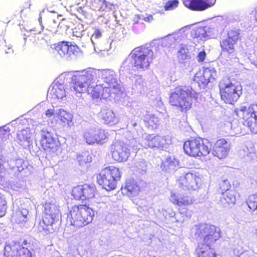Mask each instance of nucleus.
<instances>
[{
    "label": "nucleus",
    "instance_id": "f257e3e1",
    "mask_svg": "<svg viewBox=\"0 0 257 257\" xmlns=\"http://www.w3.org/2000/svg\"><path fill=\"white\" fill-rule=\"evenodd\" d=\"M84 72L86 69L75 72L72 76V88L77 93H87L93 98H98L102 96L103 98H107L112 94L109 88L102 86L100 83L95 82L97 80L93 77L92 79L88 80Z\"/></svg>",
    "mask_w": 257,
    "mask_h": 257
},
{
    "label": "nucleus",
    "instance_id": "f03ea898",
    "mask_svg": "<svg viewBox=\"0 0 257 257\" xmlns=\"http://www.w3.org/2000/svg\"><path fill=\"white\" fill-rule=\"evenodd\" d=\"M154 58L153 50L147 45L136 47L123 61L119 71L131 73L134 68L145 70L152 63Z\"/></svg>",
    "mask_w": 257,
    "mask_h": 257
},
{
    "label": "nucleus",
    "instance_id": "7ed1b4c3",
    "mask_svg": "<svg viewBox=\"0 0 257 257\" xmlns=\"http://www.w3.org/2000/svg\"><path fill=\"white\" fill-rule=\"evenodd\" d=\"M197 97V93L191 86H178L170 94V103L179 107L182 111H186L191 108L193 99Z\"/></svg>",
    "mask_w": 257,
    "mask_h": 257
},
{
    "label": "nucleus",
    "instance_id": "20e7f679",
    "mask_svg": "<svg viewBox=\"0 0 257 257\" xmlns=\"http://www.w3.org/2000/svg\"><path fill=\"white\" fill-rule=\"evenodd\" d=\"M94 216L93 210L86 205H74L67 214V223L76 228L83 227L90 223Z\"/></svg>",
    "mask_w": 257,
    "mask_h": 257
},
{
    "label": "nucleus",
    "instance_id": "39448f33",
    "mask_svg": "<svg viewBox=\"0 0 257 257\" xmlns=\"http://www.w3.org/2000/svg\"><path fill=\"white\" fill-rule=\"evenodd\" d=\"M171 141L169 137H161L155 134L145 133L138 138L133 139L130 142V146L135 151L139 150L141 147L145 148L163 150L166 145L171 144Z\"/></svg>",
    "mask_w": 257,
    "mask_h": 257
},
{
    "label": "nucleus",
    "instance_id": "423d86ee",
    "mask_svg": "<svg viewBox=\"0 0 257 257\" xmlns=\"http://www.w3.org/2000/svg\"><path fill=\"white\" fill-rule=\"evenodd\" d=\"M84 73L86 74L88 80L92 79L93 77L97 79H101L105 83V86L110 88L109 90L113 94H116L120 90L116 74L112 69L88 68Z\"/></svg>",
    "mask_w": 257,
    "mask_h": 257
},
{
    "label": "nucleus",
    "instance_id": "0eeeda50",
    "mask_svg": "<svg viewBox=\"0 0 257 257\" xmlns=\"http://www.w3.org/2000/svg\"><path fill=\"white\" fill-rule=\"evenodd\" d=\"M71 72L61 74L53 82L48 89L47 97L52 100H64L69 88L67 83L71 79L72 83V76Z\"/></svg>",
    "mask_w": 257,
    "mask_h": 257
},
{
    "label": "nucleus",
    "instance_id": "6e6552de",
    "mask_svg": "<svg viewBox=\"0 0 257 257\" xmlns=\"http://www.w3.org/2000/svg\"><path fill=\"white\" fill-rule=\"evenodd\" d=\"M225 22L224 20L222 17H218L216 20V23L209 26H194L191 31V36L196 41H205L208 39L214 38L217 37L220 34L223 30V26L218 27L217 24H223Z\"/></svg>",
    "mask_w": 257,
    "mask_h": 257
},
{
    "label": "nucleus",
    "instance_id": "1a4fd4ad",
    "mask_svg": "<svg viewBox=\"0 0 257 257\" xmlns=\"http://www.w3.org/2000/svg\"><path fill=\"white\" fill-rule=\"evenodd\" d=\"M44 206L45 216L37 227L40 232L44 231L46 233H50L54 231L53 224L59 219L60 212L59 206L55 203L46 202Z\"/></svg>",
    "mask_w": 257,
    "mask_h": 257
},
{
    "label": "nucleus",
    "instance_id": "9d476101",
    "mask_svg": "<svg viewBox=\"0 0 257 257\" xmlns=\"http://www.w3.org/2000/svg\"><path fill=\"white\" fill-rule=\"evenodd\" d=\"M121 178V173L118 168L113 166L103 169L97 176V181L103 189L111 191L116 187L117 182Z\"/></svg>",
    "mask_w": 257,
    "mask_h": 257
},
{
    "label": "nucleus",
    "instance_id": "9b49d317",
    "mask_svg": "<svg viewBox=\"0 0 257 257\" xmlns=\"http://www.w3.org/2000/svg\"><path fill=\"white\" fill-rule=\"evenodd\" d=\"M219 87L221 99L226 103L233 104L242 94L241 86L238 83H233L227 78L220 81Z\"/></svg>",
    "mask_w": 257,
    "mask_h": 257
},
{
    "label": "nucleus",
    "instance_id": "f8f14e48",
    "mask_svg": "<svg viewBox=\"0 0 257 257\" xmlns=\"http://www.w3.org/2000/svg\"><path fill=\"white\" fill-rule=\"evenodd\" d=\"M211 148V144L207 140L200 138L187 141L184 144L185 153L193 157H206L209 155Z\"/></svg>",
    "mask_w": 257,
    "mask_h": 257
},
{
    "label": "nucleus",
    "instance_id": "ddd939ff",
    "mask_svg": "<svg viewBox=\"0 0 257 257\" xmlns=\"http://www.w3.org/2000/svg\"><path fill=\"white\" fill-rule=\"evenodd\" d=\"M195 235L196 238L203 239V243L211 244L220 237V229L213 225L201 224L197 226Z\"/></svg>",
    "mask_w": 257,
    "mask_h": 257
},
{
    "label": "nucleus",
    "instance_id": "4468645a",
    "mask_svg": "<svg viewBox=\"0 0 257 257\" xmlns=\"http://www.w3.org/2000/svg\"><path fill=\"white\" fill-rule=\"evenodd\" d=\"M54 53L67 60L80 58L83 55L82 50L75 44L69 45L68 42H61L54 44Z\"/></svg>",
    "mask_w": 257,
    "mask_h": 257
},
{
    "label": "nucleus",
    "instance_id": "2eb2a0df",
    "mask_svg": "<svg viewBox=\"0 0 257 257\" xmlns=\"http://www.w3.org/2000/svg\"><path fill=\"white\" fill-rule=\"evenodd\" d=\"M40 143L42 148L48 153H54L60 148V143L50 128L44 127L40 131Z\"/></svg>",
    "mask_w": 257,
    "mask_h": 257
},
{
    "label": "nucleus",
    "instance_id": "dca6fc26",
    "mask_svg": "<svg viewBox=\"0 0 257 257\" xmlns=\"http://www.w3.org/2000/svg\"><path fill=\"white\" fill-rule=\"evenodd\" d=\"M238 116H242L244 125H247L250 131L257 133V104L251 105L248 108L241 106L239 110L236 111Z\"/></svg>",
    "mask_w": 257,
    "mask_h": 257
},
{
    "label": "nucleus",
    "instance_id": "f3484780",
    "mask_svg": "<svg viewBox=\"0 0 257 257\" xmlns=\"http://www.w3.org/2000/svg\"><path fill=\"white\" fill-rule=\"evenodd\" d=\"M28 243L24 240L22 244L12 241L6 243L4 247L3 257H32V254L28 248Z\"/></svg>",
    "mask_w": 257,
    "mask_h": 257
},
{
    "label": "nucleus",
    "instance_id": "a211bd4d",
    "mask_svg": "<svg viewBox=\"0 0 257 257\" xmlns=\"http://www.w3.org/2000/svg\"><path fill=\"white\" fill-rule=\"evenodd\" d=\"M227 37L223 38L220 43L222 51L231 55L234 52V45L240 39V30L236 28L227 30Z\"/></svg>",
    "mask_w": 257,
    "mask_h": 257
},
{
    "label": "nucleus",
    "instance_id": "6ab92c4d",
    "mask_svg": "<svg viewBox=\"0 0 257 257\" xmlns=\"http://www.w3.org/2000/svg\"><path fill=\"white\" fill-rule=\"evenodd\" d=\"M217 78V72L212 66L203 67V70L197 72L194 76V80L199 87H204L209 83L213 82Z\"/></svg>",
    "mask_w": 257,
    "mask_h": 257
},
{
    "label": "nucleus",
    "instance_id": "aec40b11",
    "mask_svg": "<svg viewBox=\"0 0 257 257\" xmlns=\"http://www.w3.org/2000/svg\"><path fill=\"white\" fill-rule=\"evenodd\" d=\"M9 173L14 177L23 178L26 176L28 162L22 159L8 161Z\"/></svg>",
    "mask_w": 257,
    "mask_h": 257
},
{
    "label": "nucleus",
    "instance_id": "412c9836",
    "mask_svg": "<svg viewBox=\"0 0 257 257\" xmlns=\"http://www.w3.org/2000/svg\"><path fill=\"white\" fill-rule=\"evenodd\" d=\"M95 191L94 185L84 184L74 187L72 195L76 200H85L93 198Z\"/></svg>",
    "mask_w": 257,
    "mask_h": 257
},
{
    "label": "nucleus",
    "instance_id": "4be33fe9",
    "mask_svg": "<svg viewBox=\"0 0 257 257\" xmlns=\"http://www.w3.org/2000/svg\"><path fill=\"white\" fill-rule=\"evenodd\" d=\"M110 150L112 158L118 162L126 161L130 155V150L126 146L117 141L113 142Z\"/></svg>",
    "mask_w": 257,
    "mask_h": 257
},
{
    "label": "nucleus",
    "instance_id": "5701e85b",
    "mask_svg": "<svg viewBox=\"0 0 257 257\" xmlns=\"http://www.w3.org/2000/svg\"><path fill=\"white\" fill-rule=\"evenodd\" d=\"M200 181V178L196 173H188L180 177L179 183L184 190H195L198 188Z\"/></svg>",
    "mask_w": 257,
    "mask_h": 257
},
{
    "label": "nucleus",
    "instance_id": "b1692460",
    "mask_svg": "<svg viewBox=\"0 0 257 257\" xmlns=\"http://www.w3.org/2000/svg\"><path fill=\"white\" fill-rule=\"evenodd\" d=\"M216 0H183L184 6L193 11H204L214 5Z\"/></svg>",
    "mask_w": 257,
    "mask_h": 257
},
{
    "label": "nucleus",
    "instance_id": "393cba45",
    "mask_svg": "<svg viewBox=\"0 0 257 257\" xmlns=\"http://www.w3.org/2000/svg\"><path fill=\"white\" fill-rule=\"evenodd\" d=\"M141 183L135 180H127L124 186L121 187L122 194L130 197L137 196L141 190Z\"/></svg>",
    "mask_w": 257,
    "mask_h": 257
},
{
    "label": "nucleus",
    "instance_id": "a878e982",
    "mask_svg": "<svg viewBox=\"0 0 257 257\" xmlns=\"http://www.w3.org/2000/svg\"><path fill=\"white\" fill-rule=\"evenodd\" d=\"M230 144L225 139H219L214 145L212 154L220 159L225 158L229 151Z\"/></svg>",
    "mask_w": 257,
    "mask_h": 257
},
{
    "label": "nucleus",
    "instance_id": "bb28decb",
    "mask_svg": "<svg viewBox=\"0 0 257 257\" xmlns=\"http://www.w3.org/2000/svg\"><path fill=\"white\" fill-rule=\"evenodd\" d=\"M34 131L30 128H26L19 131L17 139L19 144L24 148L30 147L33 143V134Z\"/></svg>",
    "mask_w": 257,
    "mask_h": 257
},
{
    "label": "nucleus",
    "instance_id": "cd10ccee",
    "mask_svg": "<svg viewBox=\"0 0 257 257\" xmlns=\"http://www.w3.org/2000/svg\"><path fill=\"white\" fill-rule=\"evenodd\" d=\"M12 218L16 223L20 224L24 227L28 228L30 226V215L28 210L26 209L17 210L14 213Z\"/></svg>",
    "mask_w": 257,
    "mask_h": 257
},
{
    "label": "nucleus",
    "instance_id": "c85d7f7f",
    "mask_svg": "<svg viewBox=\"0 0 257 257\" xmlns=\"http://www.w3.org/2000/svg\"><path fill=\"white\" fill-rule=\"evenodd\" d=\"M90 8L100 12H108L114 8V5L105 0H91Z\"/></svg>",
    "mask_w": 257,
    "mask_h": 257
},
{
    "label": "nucleus",
    "instance_id": "c756f323",
    "mask_svg": "<svg viewBox=\"0 0 257 257\" xmlns=\"http://www.w3.org/2000/svg\"><path fill=\"white\" fill-rule=\"evenodd\" d=\"M239 155L247 161L257 158V149L252 143H249L246 146H242L239 151Z\"/></svg>",
    "mask_w": 257,
    "mask_h": 257
},
{
    "label": "nucleus",
    "instance_id": "7c9ffc66",
    "mask_svg": "<svg viewBox=\"0 0 257 257\" xmlns=\"http://www.w3.org/2000/svg\"><path fill=\"white\" fill-rule=\"evenodd\" d=\"M100 118L103 122L107 124L114 125L118 121L113 111L107 108H102L99 114Z\"/></svg>",
    "mask_w": 257,
    "mask_h": 257
},
{
    "label": "nucleus",
    "instance_id": "2f4dec72",
    "mask_svg": "<svg viewBox=\"0 0 257 257\" xmlns=\"http://www.w3.org/2000/svg\"><path fill=\"white\" fill-rule=\"evenodd\" d=\"M179 163L174 156H169L162 161L161 168L162 171L171 173L177 169Z\"/></svg>",
    "mask_w": 257,
    "mask_h": 257
},
{
    "label": "nucleus",
    "instance_id": "473e14b6",
    "mask_svg": "<svg viewBox=\"0 0 257 257\" xmlns=\"http://www.w3.org/2000/svg\"><path fill=\"white\" fill-rule=\"evenodd\" d=\"M209 245L199 243L195 250L197 257H217L214 251L209 247Z\"/></svg>",
    "mask_w": 257,
    "mask_h": 257
},
{
    "label": "nucleus",
    "instance_id": "72a5a7b5",
    "mask_svg": "<svg viewBox=\"0 0 257 257\" xmlns=\"http://www.w3.org/2000/svg\"><path fill=\"white\" fill-rule=\"evenodd\" d=\"M170 200L173 203L179 206L188 205L193 203L192 199L190 196L174 193H172L171 194Z\"/></svg>",
    "mask_w": 257,
    "mask_h": 257
},
{
    "label": "nucleus",
    "instance_id": "f704fd0d",
    "mask_svg": "<svg viewBox=\"0 0 257 257\" xmlns=\"http://www.w3.org/2000/svg\"><path fill=\"white\" fill-rule=\"evenodd\" d=\"M186 28L187 27L183 28L179 30V32L169 35L163 38L161 42L162 46L163 47H169L176 43H179L181 40L182 37L180 32Z\"/></svg>",
    "mask_w": 257,
    "mask_h": 257
},
{
    "label": "nucleus",
    "instance_id": "c9c22d12",
    "mask_svg": "<svg viewBox=\"0 0 257 257\" xmlns=\"http://www.w3.org/2000/svg\"><path fill=\"white\" fill-rule=\"evenodd\" d=\"M237 195V193L233 190L226 191L222 194L220 201L224 205L226 204L233 205L236 202Z\"/></svg>",
    "mask_w": 257,
    "mask_h": 257
},
{
    "label": "nucleus",
    "instance_id": "e433bc0d",
    "mask_svg": "<svg viewBox=\"0 0 257 257\" xmlns=\"http://www.w3.org/2000/svg\"><path fill=\"white\" fill-rule=\"evenodd\" d=\"M140 121L141 119L139 116H133L130 121L128 123V127L134 128L137 131V136L135 138L136 140H138V138H141L144 134L143 130L140 126Z\"/></svg>",
    "mask_w": 257,
    "mask_h": 257
},
{
    "label": "nucleus",
    "instance_id": "4c0bfd02",
    "mask_svg": "<svg viewBox=\"0 0 257 257\" xmlns=\"http://www.w3.org/2000/svg\"><path fill=\"white\" fill-rule=\"evenodd\" d=\"M190 58L189 50L187 46L181 45L177 53V58L179 62L181 63H185L189 60Z\"/></svg>",
    "mask_w": 257,
    "mask_h": 257
},
{
    "label": "nucleus",
    "instance_id": "58836bf2",
    "mask_svg": "<svg viewBox=\"0 0 257 257\" xmlns=\"http://www.w3.org/2000/svg\"><path fill=\"white\" fill-rule=\"evenodd\" d=\"M144 121L147 127L154 128L158 124L159 119L155 115L147 112L144 116Z\"/></svg>",
    "mask_w": 257,
    "mask_h": 257
},
{
    "label": "nucleus",
    "instance_id": "ea45409f",
    "mask_svg": "<svg viewBox=\"0 0 257 257\" xmlns=\"http://www.w3.org/2000/svg\"><path fill=\"white\" fill-rule=\"evenodd\" d=\"M57 118H59L63 123L69 125L72 120L73 116L71 113L60 108L58 109Z\"/></svg>",
    "mask_w": 257,
    "mask_h": 257
},
{
    "label": "nucleus",
    "instance_id": "a19ab883",
    "mask_svg": "<svg viewBox=\"0 0 257 257\" xmlns=\"http://www.w3.org/2000/svg\"><path fill=\"white\" fill-rule=\"evenodd\" d=\"M94 135L96 137L97 144H103L105 143L108 139L107 133L101 128L94 127Z\"/></svg>",
    "mask_w": 257,
    "mask_h": 257
},
{
    "label": "nucleus",
    "instance_id": "79ce46f5",
    "mask_svg": "<svg viewBox=\"0 0 257 257\" xmlns=\"http://www.w3.org/2000/svg\"><path fill=\"white\" fill-rule=\"evenodd\" d=\"M58 109H55L54 107L48 109L42 115L43 118L47 119L48 122L50 121L53 123L57 118Z\"/></svg>",
    "mask_w": 257,
    "mask_h": 257
},
{
    "label": "nucleus",
    "instance_id": "37998d69",
    "mask_svg": "<svg viewBox=\"0 0 257 257\" xmlns=\"http://www.w3.org/2000/svg\"><path fill=\"white\" fill-rule=\"evenodd\" d=\"M145 28V24L140 21L138 16L137 18H134L132 29L135 34H139L141 33L144 31Z\"/></svg>",
    "mask_w": 257,
    "mask_h": 257
},
{
    "label": "nucleus",
    "instance_id": "c03bdc74",
    "mask_svg": "<svg viewBox=\"0 0 257 257\" xmlns=\"http://www.w3.org/2000/svg\"><path fill=\"white\" fill-rule=\"evenodd\" d=\"M94 127L86 130L83 134V137L86 142L89 145L96 143V139L94 135Z\"/></svg>",
    "mask_w": 257,
    "mask_h": 257
},
{
    "label": "nucleus",
    "instance_id": "a18cd8bd",
    "mask_svg": "<svg viewBox=\"0 0 257 257\" xmlns=\"http://www.w3.org/2000/svg\"><path fill=\"white\" fill-rule=\"evenodd\" d=\"M102 37V32L99 29H95L93 35L91 37V41L92 43L94 45V50L95 52H98L99 51H101V49L97 48L98 50H96V45L98 43V40Z\"/></svg>",
    "mask_w": 257,
    "mask_h": 257
},
{
    "label": "nucleus",
    "instance_id": "49530a36",
    "mask_svg": "<svg viewBox=\"0 0 257 257\" xmlns=\"http://www.w3.org/2000/svg\"><path fill=\"white\" fill-rule=\"evenodd\" d=\"M77 160L80 166H83L92 161L91 157L88 152H83L77 156Z\"/></svg>",
    "mask_w": 257,
    "mask_h": 257
},
{
    "label": "nucleus",
    "instance_id": "de8ad7c7",
    "mask_svg": "<svg viewBox=\"0 0 257 257\" xmlns=\"http://www.w3.org/2000/svg\"><path fill=\"white\" fill-rule=\"evenodd\" d=\"M246 204L251 211L257 212V194L250 195L246 200Z\"/></svg>",
    "mask_w": 257,
    "mask_h": 257
},
{
    "label": "nucleus",
    "instance_id": "09e8293b",
    "mask_svg": "<svg viewBox=\"0 0 257 257\" xmlns=\"http://www.w3.org/2000/svg\"><path fill=\"white\" fill-rule=\"evenodd\" d=\"M10 129L6 125L0 127V144L9 139Z\"/></svg>",
    "mask_w": 257,
    "mask_h": 257
},
{
    "label": "nucleus",
    "instance_id": "8fccbe9b",
    "mask_svg": "<svg viewBox=\"0 0 257 257\" xmlns=\"http://www.w3.org/2000/svg\"><path fill=\"white\" fill-rule=\"evenodd\" d=\"M178 0H169L165 6L166 11H172L176 8L178 6Z\"/></svg>",
    "mask_w": 257,
    "mask_h": 257
},
{
    "label": "nucleus",
    "instance_id": "3c124183",
    "mask_svg": "<svg viewBox=\"0 0 257 257\" xmlns=\"http://www.w3.org/2000/svg\"><path fill=\"white\" fill-rule=\"evenodd\" d=\"M7 210V202L5 198L0 195V217L4 216Z\"/></svg>",
    "mask_w": 257,
    "mask_h": 257
},
{
    "label": "nucleus",
    "instance_id": "603ef678",
    "mask_svg": "<svg viewBox=\"0 0 257 257\" xmlns=\"http://www.w3.org/2000/svg\"><path fill=\"white\" fill-rule=\"evenodd\" d=\"M84 33V30L82 25H78L73 30L74 36L77 37L81 38Z\"/></svg>",
    "mask_w": 257,
    "mask_h": 257
},
{
    "label": "nucleus",
    "instance_id": "864d4df0",
    "mask_svg": "<svg viewBox=\"0 0 257 257\" xmlns=\"http://www.w3.org/2000/svg\"><path fill=\"white\" fill-rule=\"evenodd\" d=\"M3 187V189L5 190L10 192V189L13 190L18 191L22 188V186L19 183H16L15 184H8V185L7 186H4Z\"/></svg>",
    "mask_w": 257,
    "mask_h": 257
},
{
    "label": "nucleus",
    "instance_id": "5fc2aeb1",
    "mask_svg": "<svg viewBox=\"0 0 257 257\" xmlns=\"http://www.w3.org/2000/svg\"><path fill=\"white\" fill-rule=\"evenodd\" d=\"M62 29V30H66L67 29V26L64 25L63 22L58 23L57 27H54L50 29V32L53 34H55L58 31V29Z\"/></svg>",
    "mask_w": 257,
    "mask_h": 257
},
{
    "label": "nucleus",
    "instance_id": "6e6d98bb",
    "mask_svg": "<svg viewBox=\"0 0 257 257\" xmlns=\"http://www.w3.org/2000/svg\"><path fill=\"white\" fill-rule=\"evenodd\" d=\"M138 17V19L140 20H143L147 22H151L153 20V17L152 15H150L146 17H144L143 15H138L137 16Z\"/></svg>",
    "mask_w": 257,
    "mask_h": 257
},
{
    "label": "nucleus",
    "instance_id": "4d7b16f0",
    "mask_svg": "<svg viewBox=\"0 0 257 257\" xmlns=\"http://www.w3.org/2000/svg\"><path fill=\"white\" fill-rule=\"evenodd\" d=\"M206 55V54L204 51L200 52L198 54L197 56V59L198 61L199 62H203L205 59Z\"/></svg>",
    "mask_w": 257,
    "mask_h": 257
},
{
    "label": "nucleus",
    "instance_id": "13d9d810",
    "mask_svg": "<svg viewBox=\"0 0 257 257\" xmlns=\"http://www.w3.org/2000/svg\"><path fill=\"white\" fill-rule=\"evenodd\" d=\"M237 257H257L253 255L248 251H244L241 252L239 255L237 254Z\"/></svg>",
    "mask_w": 257,
    "mask_h": 257
},
{
    "label": "nucleus",
    "instance_id": "bf43d9fd",
    "mask_svg": "<svg viewBox=\"0 0 257 257\" xmlns=\"http://www.w3.org/2000/svg\"><path fill=\"white\" fill-rule=\"evenodd\" d=\"M229 187L230 185L229 184L228 180H224L221 185V188H222V189L227 190L229 189Z\"/></svg>",
    "mask_w": 257,
    "mask_h": 257
},
{
    "label": "nucleus",
    "instance_id": "052dcab7",
    "mask_svg": "<svg viewBox=\"0 0 257 257\" xmlns=\"http://www.w3.org/2000/svg\"><path fill=\"white\" fill-rule=\"evenodd\" d=\"M59 22V20L58 18H57V19H53L52 20V21L50 22V26H49V31H50V29L52 28H54V27H57V26L58 24V23Z\"/></svg>",
    "mask_w": 257,
    "mask_h": 257
},
{
    "label": "nucleus",
    "instance_id": "680f3d73",
    "mask_svg": "<svg viewBox=\"0 0 257 257\" xmlns=\"http://www.w3.org/2000/svg\"><path fill=\"white\" fill-rule=\"evenodd\" d=\"M232 124H231V132H230L231 135L234 136L235 135L239 134L240 133V128L237 127H235L234 128H232Z\"/></svg>",
    "mask_w": 257,
    "mask_h": 257
},
{
    "label": "nucleus",
    "instance_id": "e2e57ef3",
    "mask_svg": "<svg viewBox=\"0 0 257 257\" xmlns=\"http://www.w3.org/2000/svg\"><path fill=\"white\" fill-rule=\"evenodd\" d=\"M4 160L3 157L0 155V178L2 177V174L4 170V167L3 166Z\"/></svg>",
    "mask_w": 257,
    "mask_h": 257
},
{
    "label": "nucleus",
    "instance_id": "0e129e2a",
    "mask_svg": "<svg viewBox=\"0 0 257 257\" xmlns=\"http://www.w3.org/2000/svg\"><path fill=\"white\" fill-rule=\"evenodd\" d=\"M5 53L8 54H13L14 50L12 49V46L9 45V46H7V49L5 50Z\"/></svg>",
    "mask_w": 257,
    "mask_h": 257
},
{
    "label": "nucleus",
    "instance_id": "69168bd1",
    "mask_svg": "<svg viewBox=\"0 0 257 257\" xmlns=\"http://www.w3.org/2000/svg\"><path fill=\"white\" fill-rule=\"evenodd\" d=\"M72 255L74 257H81V255L79 253L78 248H76V250L72 252Z\"/></svg>",
    "mask_w": 257,
    "mask_h": 257
},
{
    "label": "nucleus",
    "instance_id": "338daca9",
    "mask_svg": "<svg viewBox=\"0 0 257 257\" xmlns=\"http://www.w3.org/2000/svg\"><path fill=\"white\" fill-rule=\"evenodd\" d=\"M252 15L253 16L254 20L257 22V7L255 8L252 12Z\"/></svg>",
    "mask_w": 257,
    "mask_h": 257
},
{
    "label": "nucleus",
    "instance_id": "774afa93",
    "mask_svg": "<svg viewBox=\"0 0 257 257\" xmlns=\"http://www.w3.org/2000/svg\"><path fill=\"white\" fill-rule=\"evenodd\" d=\"M30 32H34L35 34H40L41 33L40 31L37 30L36 28L31 29Z\"/></svg>",
    "mask_w": 257,
    "mask_h": 257
}]
</instances>
